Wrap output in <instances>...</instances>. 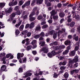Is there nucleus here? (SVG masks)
<instances>
[{
    "mask_svg": "<svg viewBox=\"0 0 80 80\" xmlns=\"http://www.w3.org/2000/svg\"><path fill=\"white\" fill-rule=\"evenodd\" d=\"M15 1V0H11V4H10V6H11L12 7L13 6V5H17L18 2L17 1L15 0V2L13 3V2Z\"/></svg>",
    "mask_w": 80,
    "mask_h": 80,
    "instance_id": "nucleus-1",
    "label": "nucleus"
},
{
    "mask_svg": "<svg viewBox=\"0 0 80 80\" xmlns=\"http://www.w3.org/2000/svg\"><path fill=\"white\" fill-rule=\"evenodd\" d=\"M37 9H38V10H40V9L38 8H34L33 9V12H32L29 15V17H32V16L35 15V11H36V10H37Z\"/></svg>",
    "mask_w": 80,
    "mask_h": 80,
    "instance_id": "nucleus-2",
    "label": "nucleus"
},
{
    "mask_svg": "<svg viewBox=\"0 0 80 80\" xmlns=\"http://www.w3.org/2000/svg\"><path fill=\"white\" fill-rule=\"evenodd\" d=\"M24 55V54L23 53H18L17 54V58L18 60H19L20 58H22Z\"/></svg>",
    "mask_w": 80,
    "mask_h": 80,
    "instance_id": "nucleus-3",
    "label": "nucleus"
},
{
    "mask_svg": "<svg viewBox=\"0 0 80 80\" xmlns=\"http://www.w3.org/2000/svg\"><path fill=\"white\" fill-rule=\"evenodd\" d=\"M32 45H33V48H35L37 47V40H33L32 42Z\"/></svg>",
    "mask_w": 80,
    "mask_h": 80,
    "instance_id": "nucleus-4",
    "label": "nucleus"
},
{
    "mask_svg": "<svg viewBox=\"0 0 80 80\" xmlns=\"http://www.w3.org/2000/svg\"><path fill=\"white\" fill-rule=\"evenodd\" d=\"M23 68L24 69L25 68V66L23 65L22 67L21 66V68H19L18 71L19 73H22V72H23Z\"/></svg>",
    "mask_w": 80,
    "mask_h": 80,
    "instance_id": "nucleus-5",
    "label": "nucleus"
},
{
    "mask_svg": "<svg viewBox=\"0 0 80 80\" xmlns=\"http://www.w3.org/2000/svg\"><path fill=\"white\" fill-rule=\"evenodd\" d=\"M41 50L42 52H43L44 53H47L48 52V50L45 47L42 48Z\"/></svg>",
    "mask_w": 80,
    "mask_h": 80,
    "instance_id": "nucleus-6",
    "label": "nucleus"
},
{
    "mask_svg": "<svg viewBox=\"0 0 80 80\" xmlns=\"http://www.w3.org/2000/svg\"><path fill=\"white\" fill-rule=\"evenodd\" d=\"M50 13H51V15L54 16L57 13V11L55 10H53L50 12Z\"/></svg>",
    "mask_w": 80,
    "mask_h": 80,
    "instance_id": "nucleus-7",
    "label": "nucleus"
},
{
    "mask_svg": "<svg viewBox=\"0 0 80 80\" xmlns=\"http://www.w3.org/2000/svg\"><path fill=\"white\" fill-rule=\"evenodd\" d=\"M72 63H73V61H72V60H69L68 65V67H70V68H73V65H72Z\"/></svg>",
    "mask_w": 80,
    "mask_h": 80,
    "instance_id": "nucleus-8",
    "label": "nucleus"
},
{
    "mask_svg": "<svg viewBox=\"0 0 80 80\" xmlns=\"http://www.w3.org/2000/svg\"><path fill=\"white\" fill-rule=\"evenodd\" d=\"M78 56H76L75 58L73 59L72 60L73 63H77L78 61Z\"/></svg>",
    "mask_w": 80,
    "mask_h": 80,
    "instance_id": "nucleus-9",
    "label": "nucleus"
},
{
    "mask_svg": "<svg viewBox=\"0 0 80 80\" xmlns=\"http://www.w3.org/2000/svg\"><path fill=\"white\" fill-rule=\"evenodd\" d=\"M34 27H35V23L33 22H32L30 24L29 28H33Z\"/></svg>",
    "mask_w": 80,
    "mask_h": 80,
    "instance_id": "nucleus-10",
    "label": "nucleus"
},
{
    "mask_svg": "<svg viewBox=\"0 0 80 80\" xmlns=\"http://www.w3.org/2000/svg\"><path fill=\"white\" fill-rule=\"evenodd\" d=\"M70 55L71 56H74L75 55V51L73 50L70 53Z\"/></svg>",
    "mask_w": 80,
    "mask_h": 80,
    "instance_id": "nucleus-11",
    "label": "nucleus"
},
{
    "mask_svg": "<svg viewBox=\"0 0 80 80\" xmlns=\"http://www.w3.org/2000/svg\"><path fill=\"white\" fill-rule=\"evenodd\" d=\"M32 75V73H29L27 74L24 77H23V78H27L28 77H30Z\"/></svg>",
    "mask_w": 80,
    "mask_h": 80,
    "instance_id": "nucleus-12",
    "label": "nucleus"
},
{
    "mask_svg": "<svg viewBox=\"0 0 80 80\" xmlns=\"http://www.w3.org/2000/svg\"><path fill=\"white\" fill-rule=\"evenodd\" d=\"M77 35L74 34L73 36V39L75 40L76 41H78V37L77 36Z\"/></svg>",
    "mask_w": 80,
    "mask_h": 80,
    "instance_id": "nucleus-13",
    "label": "nucleus"
},
{
    "mask_svg": "<svg viewBox=\"0 0 80 80\" xmlns=\"http://www.w3.org/2000/svg\"><path fill=\"white\" fill-rule=\"evenodd\" d=\"M6 68H7V67H6V66L5 65H3L1 67V68L2 71H5V70H6Z\"/></svg>",
    "mask_w": 80,
    "mask_h": 80,
    "instance_id": "nucleus-14",
    "label": "nucleus"
},
{
    "mask_svg": "<svg viewBox=\"0 0 80 80\" xmlns=\"http://www.w3.org/2000/svg\"><path fill=\"white\" fill-rule=\"evenodd\" d=\"M64 44L65 45H70V41L69 40H67L64 42Z\"/></svg>",
    "mask_w": 80,
    "mask_h": 80,
    "instance_id": "nucleus-15",
    "label": "nucleus"
},
{
    "mask_svg": "<svg viewBox=\"0 0 80 80\" xmlns=\"http://www.w3.org/2000/svg\"><path fill=\"white\" fill-rule=\"evenodd\" d=\"M71 16H69L68 17V22H72V18H70Z\"/></svg>",
    "mask_w": 80,
    "mask_h": 80,
    "instance_id": "nucleus-16",
    "label": "nucleus"
},
{
    "mask_svg": "<svg viewBox=\"0 0 80 80\" xmlns=\"http://www.w3.org/2000/svg\"><path fill=\"white\" fill-rule=\"evenodd\" d=\"M5 5V3L1 2L0 3V7L1 8H2Z\"/></svg>",
    "mask_w": 80,
    "mask_h": 80,
    "instance_id": "nucleus-17",
    "label": "nucleus"
},
{
    "mask_svg": "<svg viewBox=\"0 0 80 80\" xmlns=\"http://www.w3.org/2000/svg\"><path fill=\"white\" fill-rule=\"evenodd\" d=\"M59 17L61 18H63V17H64L65 16V13H63L61 12L59 13Z\"/></svg>",
    "mask_w": 80,
    "mask_h": 80,
    "instance_id": "nucleus-18",
    "label": "nucleus"
},
{
    "mask_svg": "<svg viewBox=\"0 0 80 80\" xmlns=\"http://www.w3.org/2000/svg\"><path fill=\"white\" fill-rule=\"evenodd\" d=\"M53 18L54 20H57L58 18V15H54L53 16Z\"/></svg>",
    "mask_w": 80,
    "mask_h": 80,
    "instance_id": "nucleus-19",
    "label": "nucleus"
},
{
    "mask_svg": "<svg viewBox=\"0 0 80 80\" xmlns=\"http://www.w3.org/2000/svg\"><path fill=\"white\" fill-rule=\"evenodd\" d=\"M63 32H65V29L63 28L62 29V31H59L58 32V34H59V33H62Z\"/></svg>",
    "mask_w": 80,
    "mask_h": 80,
    "instance_id": "nucleus-20",
    "label": "nucleus"
},
{
    "mask_svg": "<svg viewBox=\"0 0 80 80\" xmlns=\"http://www.w3.org/2000/svg\"><path fill=\"white\" fill-rule=\"evenodd\" d=\"M43 74V72L42 71H40L39 72L38 74L36 73L35 74V75H36V76H38L39 75H42Z\"/></svg>",
    "mask_w": 80,
    "mask_h": 80,
    "instance_id": "nucleus-21",
    "label": "nucleus"
},
{
    "mask_svg": "<svg viewBox=\"0 0 80 80\" xmlns=\"http://www.w3.org/2000/svg\"><path fill=\"white\" fill-rule=\"evenodd\" d=\"M69 76V75L68 74V72H66L64 74V77H65V78H68V77Z\"/></svg>",
    "mask_w": 80,
    "mask_h": 80,
    "instance_id": "nucleus-22",
    "label": "nucleus"
},
{
    "mask_svg": "<svg viewBox=\"0 0 80 80\" xmlns=\"http://www.w3.org/2000/svg\"><path fill=\"white\" fill-rule=\"evenodd\" d=\"M75 24V23L74 22H72L70 23V26L71 27H74V25Z\"/></svg>",
    "mask_w": 80,
    "mask_h": 80,
    "instance_id": "nucleus-23",
    "label": "nucleus"
},
{
    "mask_svg": "<svg viewBox=\"0 0 80 80\" xmlns=\"http://www.w3.org/2000/svg\"><path fill=\"white\" fill-rule=\"evenodd\" d=\"M15 33L16 35H18L20 33V31L18 29H17L15 31Z\"/></svg>",
    "mask_w": 80,
    "mask_h": 80,
    "instance_id": "nucleus-24",
    "label": "nucleus"
},
{
    "mask_svg": "<svg viewBox=\"0 0 80 80\" xmlns=\"http://www.w3.org/2000/svg\"><path fill=\"white\" fill-rule=\"evenodd\" d=\"M24 28V25H21L19 27V30L20 31H22Z\"/></svg>",
    "mask_w": 80,
    "mask_h": 80,
    "instance_id": "nucleus-25",
    "label": "nucleus"
},
{
    "mask_svg": "<svg viewBox=\"0 0 80 80\" xmlns=\"http://www.w3.org/2000/svg\"><path fill=\"white\" fill-rule=\"evenodd\" d=\"M45 44V42L44 41L39 43V45H41L42 47H43Z\"/></svg>",
    "mask_w": 80,
    "mask_h": 80,
    "instance_id": "nucleus-26",
    "label": "nucleus"
},
{
    "mask_svg": "<svg viewBox=\"0 0 80 80\" xmlns=\"http://www.w3.org/2000/svg\"><path fill=\"white\" fill-rule=\"evenodd\" d=\"M30 1H27L25 3V5H26V6H29V5H30Z\"/></svg>",
    "mask_w": 80,
    "mask_h": 80,
    "instance_id": "nucleus-27",
    "label": "nucleus"
},
{
    "mask_svg": "<svg viewBox=\"0 0 80 80\" xmlns=\"http://www.w3.org/2000/svg\"><path fill=\"white\" fill-rule=\"evenodd\" d=\"M5 12L7 14V13H9L10 12V8H9L8 9H7V10H5Z\"/></svg>",
    "mask_w": 80,
    "mask_h": 80,
    "instance_id": "nucleus-28",
    "label": "nucleus"
},
{
    "mask_svg": "<svg viewBox=\"0 0 80 80\" xmlns=\"http://www.w3.org/2000/svg\"><path fill=\"white\" fill-rule=\"evenodd\" d=\"M40 28H41V27H40V26L38 25V26L36 27L35 29V30H40Z\"/></svg>",
    "mask_w": 80,
    "mask_h": 80,
    "instance_id": "nucleus-29",
    "label": "nucleus"
},
{
    "mask_svg": "<svg viewBox=\"0 0 80 80\" xmlns=\"http://www.w3.org/2000/svg\"><path fill=\"white\" fill-rule=\"evenodd\" d=\"M48 25L45 24L42 27V28L43 29L44 28H48Z\"/></svg>",
    "mask_w": 80,
    "mask_h": 80,
    "instance_id": "nucleus-30",
    "label": "nucleus"
},
{
    "mask_svg": "<svg viewBox=\"0 0 80 80\" xmlns=\"http://www.w3.org/2000/svg\"><path fill=\"white\" fill-rule=\"evenodd\" d=\"M35 19H36V18L35 17H31L30 18L29 20L31 22H33V21H34Z\"/></svg>",
    "mask_w": 80,
    "mask_h": 80,
    "instance_id": "nucleus-31",
    "label": "nucleus"
},
{
    "mask_svg": "<svg viewBox=\"0 0 80 80\" xmlns=\"http://www.w3.org/2000/svg\"><path fill=\"white\" fill-rule=\"evenodd\" d=\"M43 0H36V2L38 3L39 4H41L42 2H43Z\"/></svg>",
    "mask_w": 80,
    "mask_h": 80,
    "instance_id": "nucleus-32",
    "label": "nucleus"
},
{
    "mask_svg": "<svg viewBox=\"0 0 80 80\" xmlns=\"http://www.w3.org/2000/svg\"><path fill=\"white\" fill-rule=\"evenodd\" d=\"M68 50H66L63 52V54L66 55V54H67V53H68Z\"/></svg>",
    "mask_w": 80,
    "mask_h": 80,
    "instance_id": "nucleus-33",
    "label": "nucleus"
},
{
    "mask_svg": "<svg viewBox=\"0 0 80 80\" xmlns=\"http://www.w3.org/2000/svg\"><path fill=\"white\" fill-rule=\"evenodd\" d=\"M68 50H66L63 52V54L66 55V54H67V53H68Z\"/></svg>",
    "mask_w": 80,
    "mask_h": 80,
    "instance_id": "nucleus-34",
    "label": "nucleus"
},
{
    "mask_svg": "<svg viewBox=\"0 0 80 80\" xmlns=\"http://www.w3.org/2000/svg\"><path fill=\"white\" fill-rule=\"evenodd\" d=\"M58 76V74H57V73L55 72L54 74L53 77L54 78H57Z\"/></svg>",
    "mask_w": 80,
    "mask_h": 80,
    "instance_id": "nucleus-35",
    "label": "nucleus"
},
{
    "mask_svg": "<svg viewBox=\"0 0 80 80\" xmlns=\"http://www.w3.org/2000/svg\"><path fill=\"white\" fill-rule=\"evenodd\" d=\"M57 33H54L53 34V37L54 39H55V38H57Z\"/></svg>",
    "mask_w": 80,
    "mask_h": 80,
    "instance_id": "nucleus-36",
    "label": "nucleus"
},
{
    "mask_svg": "<svg viewBox=\"0 0 80 80\" xmlns=\"http://www.w3.org/2000/svg\"><path fill=\"white\" fill-rule=\"evenodd\" d=\"M27 61V58L26 57L22 58V62L23 63H25Z\"/></svg>",
    "mask_w": 80,
    "mask_h": 80,
    "instance_id": "nucleus-37",
    "label": "nucleus"
},
{
    "mask_svg": "<svg viewBox=\"0 0 80 80\" xmlns=\"http://www.w3.org/2000/svg\"><path fill=\"white\" fill-rule=\"evenodd\" d=\"M42 16L41 15H39L38 16V19L39 20H40L41 19H42Z\"/></svg>",
    "mask_w": 80,
    "mask_h": 80,
    "instance_id": "nucleus-38",
    "label": "nucleus"
},
{
    "mask_svg": "<svg viewBox=\"0 0 80 80\" xmlns=\"http://www.w3.org/2000/svg\"><path fill=\"white\" fill-rule=\"evenodd\" d=\"M27 33V31L26 30L24 31H23L22 32V35H25L26 33Z\"/></svg>",
    "mask_w": 80,
    "mask_h": 80,
    "instance_id": "nucleus-39",
    "label": "nucleus"
},
{
    "mask_svg": "<svg viewBox=\"0 0 80 80\" xmlns=\"http://www.w3.org/2000/svg\"><path fill=\"white\" fill-rule=\"evenodd\" d=\"M64 48H65V46L63 45H61L59 46V48H61V49Z\"/></svg>",
    "mask_w": 80,
    "mask_h": 80,
    "instance_id": "nucleus-40",
    "label": "nucleus"
},
{
    "mask_svg": "<svg viewBox=\"0 0 80 80\" xmlns=\"http://www.w3.org/2000/svg\"><path fill=\"white\" fill-rule=\"evenodd\" d=\"M51 54L52 55H55L57 54V53H56L55 51H53L51 52Z\"/></svg>",
    "mask_w": 80,
    "mask_h": 80,
    "instance_id": "nucleus-41",
    "label": "nucleus"
},
{
    "mask_svg": "<svg viewBox=\"0 0 80 80\" xmlns=\"http://www.w3.org/2000/svg\"><path fill=\"white\" fill-rule=\"evenodd\" d=\"M19 9V8H18V6H16L14 8V10H16V11H17V10H18Z\"/></svg>",
    "mask_w": 80,
    "mask_h": 80,
    "instance_id": "nucleus-42",
    "label": "nucleus"
},
{
    "mask_svg": "<svg viewBox=\"0 0 80 80\" xmlns=\"http://www.w3.org/2000/svg\"><path fill=\"white\" fill-rule=\"evenodd\" d=\"M22 13V12H20V11H17L16 12V13H17V15H20V14H21Z\"/></svg>",
    "mask_w": 80,
    "mask_h": 80,
    "instance_id": "nucleus-43",
    "label": "nucleus"
},
{
    "mask_svg": "<svg viewBox=\"0 0 80 80\" xmlns=\"http://www.w3.org/2000/svg\"><path fill=\"white\" fill-rule=\"evenodd\" d=\"M19 3L20 5H23V2L22 1H20Z\"/></svg>",
    "mask_w": 80,
    "mask_h": 80,
    "instance_id": "nucleus-44",
    "label": "nucleus"
},
{
    "mask_svg": "<svg viewBox=\"0 0 80 80\" xmlns=\"http://www.w3.org/2000/svg\"><path fill=\"white\" fill-rule=\"evenodd\" d=\"M54 33H55V31L52 30L49 32V34L50 35H52Z\"/></svg>",
    "mask_w": 80,
    "mask_h": 80,
    "instance_id": "nucleus-45",
    "label": "nucleus"
},
{
    "mask_svg": "<svg viewBox=\"0 0 80 80\" xmlns=\"http://www.w3.org/2000/svg\"><path fill=\"white\" fill-rule=\"evenodd\" d=\"M39 37H40V35H36L34 36L35 38H36V39L38 38Z\"/></svg>",
    "mask_w": 80,
    "mask_h": 80,
    "instance_id": "nucleus-46",
    "label": "nucleus"
},
{
    "mask_svg": "<svg viewBox=\"0 0 80 80\" xmlns=\"http://www.w3.org/2000/svg\"><path fill=\"white\" fill-rule=\"evenodd\" d=\"M40 35L41 37H44L45 34L44 33V32H42L40 34Z\"/></svg>",
    "mask_w": 80,
    "mask_h": 80,
    "instance_id": "nucleus-47",
    "label": "nucleus"
},
{
    "mask_svg": "<svg viewBox=\"0 0 80 80\" xmlns=\"http://www.w3.org/2000/svg\"><path fill=\"white\" fill-rule=\"evenodd\" d=\"M15 13H12L11 15V18H13V17H15Z\"/></svg>",
    "mask_w": 80,
    "mask_h": 80,
    "instance_id": "nucleus-48",
    "label": "nucleus"
},
{
    "mask_svg": "<svg viewBox=\"0 0 80 80\" xmlns=\"http://www.w3.org/2000/svg\"><path fill=\"white\" fill-rule=\"evenodd\" d=\"M32 46H28L27 47V48L28 50H29L30 49H31V48Z\"/></svg>",
    "mask_w": 80,
    "mask_h": 80,
    "instance_id": "nucleus-49",
    "label": "nucleus"
},
{
    "mask_svg": "<svg viewBox=\"0 0 80 80\" xmlns=\"http://www.w3.org/2000/svg\"><path fill=\"white\" fill-rule=\"evenodd\" d=\"M74 73H77L79 72V70L78 69H74Z\"/></svg>",
    "mask_w": 80,
    "mask_h": 80,
    "instance_id": "nucleus-50",
    "label": "nucleus"
},
{
    "mask_svg": "<svg viewBox=\"0 0 80 80\" xmlns=\"http://www.w3.org/2000/svg\"><path fill=\"white\" fill-rule=\"evenodd\" d=\"M69 3L68 2H67V3H63L62 4V5L64 7H66V6H67V5H68Z\"/></svg>",
    "mask_w": 80,
    "mask_h": 80,
    "instance_id": "nucleus-51",
    "label": "nucleus"
},
{
    "mask_svg": "<svg viewBox=\"0 0 80 80\" xmlns=\"http://www.w3.org/2000/svg\"><path fill=\"white\" fill-rule=\"evenodd\" d=\"M63 22H64V19L62 18L60 20V23H63Z\"/></svg>",
    "mask_w": 80,
    "mask_h": 80,
    "instance_id": "nucleus-52",
    "label": "nucleus"
},
{
    "mask_svg": "<svg viewBox=\"0 0 80 80\" xmlns=\"http://www.w3.org/2000/svg\"><path fill=\"white\" fill-rule=\"evenodd\" d=\"M75 18L76 20H78L80 18V16L79 15H77L75 17Z\"/></svg>",
    "mask_w": 80,
    "mask_h": 80,
    "instance_id": "nucleus-53",
    "label": "nucleus"
},
{
    "mask_svg": "<svg viewBox=\"0 0 80 80\" xmlns=\"http://www.w3.org/2000/svg\"><path fill=\"white\" fill-rule=\"evenodd\" d=\"M52 54L51 53H48V56L49 57H52Z\"/></svg>",
    "mask_w": 80,
    "mask_h": 80,
    "instance_id": "nucleus-54",
    "label": "nucleus"
},
{
    "mask_svg": "<svg viewBox=\"0 0 80 80\" xmlns=\"http://www.w3.org/2000/svg\"><path fill=\"white\" fill-rule=\"evenodd\" d=\"M57 6L59 8H60L62 7V4L58 3V4Z\"/></svg>",
    "mask_w": 80,
    "mask_h": 80,
    "instance_id": "nucleus-55",
    "label": "nucleus"
},
{
    "mask_svg": "<svg viewBox=\"0 0 80 80\" xmlns=\"http://www.w3.org/2000/svg\"><path fill=\"white\" fill-rule=\"evenodd\" d=\"M61 70H64L65 69V67L64 66H61L60 68Z\"/></svg>",
    "mask_w": 80,
    "mask_h": 80,
    "instance_id": "nucleus-56",
    "label": "nucleus"
},
{
    "mask_svg": "<svg viewBox=\"0 0 80 80\" xmlns=\"http://www.w3.org/2000/svg\"><path fill=\"white\" fill-rule=\"evenodd\" d=\"M29 27H30V24H27L26 25L25 28H28Z\"/></svg>",
    "mask_w": 80,
    "mask_h": 80,
    "instance_id": "nucleus-57",
    "label": "nucleus"
},
{
    "mask_svg": "<svg viewBox=\"0 0 80 80\" xmlns=\"http://www.w3.org/2000/svg\"><path fill=\"white\" fill-rule=\"evenodd\" d=\"M79 48L78 47H76L75 48L74 50H75V51H77V50H78Z\"/></svg>",
    "mask_w": 80,
    "mask_h": 80,
    "instance_id": "nucleus-58",
    "label": "nucleus"
},
{
    "mask_svg": "<svg viewBox=\"0 0 80 80\" xmlns=\"http://www.w3.org/2000/svg\"><path fill=\"white\" fill-rule=\"evenodd\" d=\"M31 35V32H29L27 34V37H30Z\"/></svg>",
    "mask_w": 80,
    "mask_h": 80,
    "instance_id": "nucleus-59",
    "label": "nucleus"
},
{
    "mask_svg": "<svg viewBox=\"0 0 80 80\" xmlns=\"http://www.w3.org/2000/svg\"><path fill=\"white\" fill-rule=\"evenodd\" d=\"M28 17V16L27 15H25L23 17V19H27V17Z\"/></svg>",
    "mask_w": 80,
    "mask_h": 80,
    "instance_id": "nucleus-60",
    "label": "nucleus"
},
{
    "mask_svg": "<svg viewBox=\"0 0 80 80\" xmlns=\"http://www.w3.org/2000/svg\"><path fill=\"white\" fill-rule=\"evenodd\" d=\"M13 54H10V59H13Z\"/></svg>",
    "mask_w": 80,
    "mask_h": 80,
    "instance_id": "nucleus-61",
    "label": "nucleus"
},
{
    "mask_svg": "<svg viewBox=\"0 0 80 80\" xmlns=\"http://www.w3.org/2000/svg\"><path fill=\"white\" fill-rule=\"evenodd\" d=\"M75 73V71H74V70L71 71V75H73V73Z\"/></svg>",
    "mask_w": 80,
    "mask_h": 80,
    "instance_id": "nucleus-62",
    "label": "nucleus"
},
{
    "mask_svg": "<svg viewBox=\"0 0 80 80\" xmlns=\"http://www.w3.org/2000/svg\"><path fill=\"white\" fill-rule=\"evenodd\" d=\"M78 63H76L74 65V67H75V68H76L78 67Z\"/></svg>",
    "mask_w": 80,
    "mask_h": 80,
    "instance_id": "nucleus-63",
    "label": "nucleus"
},
{
    "mask_svg": "<svg viewBox=\"0 0 80 80\" xmlns=\"http://www.w3.org/2000/svg\"><path fill=\"white\" fill-rule=\"evenodd\" d=\"M77 30L78 32L80 33V26H79L78 27V28Z\"/></svg>",
    "mask_w": 80,
    "mask_h": 80,
    "instance_id": "nucleus-64",
    "label": "nucleus"
}]
</instances>
